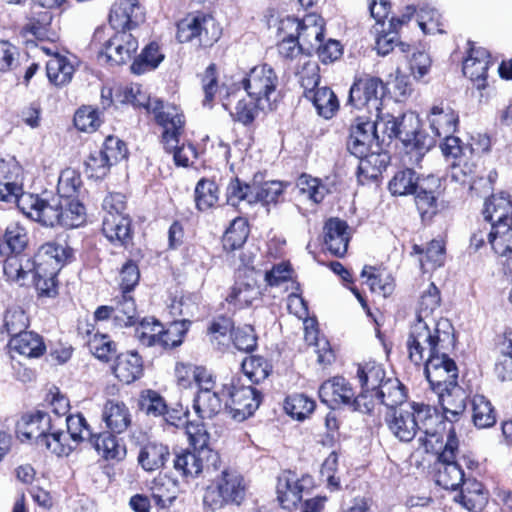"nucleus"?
I'll return each mask as SVG.
<instances>
[{
  "instance_id": "1",
  "label": "nucleus",
  "mask_w": 512,
  "mask_h": 512,
  "mask_svg": "<svg viewBox=\"0 0 512 512\" xmlns=\"http://www.w3.org/2000/svg\"><path fill=\"white\" fill-rule=\"evenodd\" d=\"M453 327L446 318L429 323L420 317L411 326L407 340L410 360L425 363V375L430 385L453 383L458 378L455 362L449 357L454 348Z\"/></svg>"
},
{
  "instance_id": "2",
  "label": "nucleus",
  "mask_w": 512,
  "mask_h": 512,
  "mask_svg": "<svg viewBox=\"0 0 512 512\" xmlns=\"http://www.w3.org/2000/svg\"><path fill=\"white\" fill-rule=\"evenodd\" d=\"M385 423L389 432L401 442H411L419 435L418 441L427 451L436 449V444L443 440L442 417L428 404L413 402L406 408L389 410Z\"/></svg>"
},
{
  "instance_id": "3",
  "label": "nucleus",
  "mask_w": 512,
  "mask_h": 512,
  "mask_svg": "<svg viewBox=\"0 0 512 512\" xmlns=\"http://www.w3.org/2000/svg\"><path fill=\"white\" fill-rule=\"evenodd\" d=\"M137 104L143 106L154 115L156 122L163 128V142L165 149L173 153V159L177 166L188 167L197 158V152L192 144L179 145V135L183 131V115L173 105H165L158 98H148L147 101L137 100Z\"/></svg>"
},
{
  "instance_id": "4",
  "label": "nucleus",
  "mask_w": 512,
  "mask_h": 512,
  "mask_svg": "<svg viewBox=\"0 0 512 512\" xmlns=\"http://www.w3.org/2000/svg\"><path fill=\"white\" fill-rule=\"evenodd\" d=\"M193 451H184L174 459V468L186 477H197L200 474L212 476L221 468V458L218 452L207 446L208 434L202 428L195 432L188 429Z\"/></svg>"
},
{
  "instance_id": "5",
  "label": "nucleus",
  "mask_w": 512,
  "mask_h": 512,
  "mask_svg": "<svg viewBox=\"0 0 512 512\" xmlns=\"http://www.w3.org/2000/svg\"><path fill=\"white\" fill-rule=\"evenodd\" d=\"M212 482L205 489L203 503L211 511H217L227 504L239 505L244 497V479L236 470L221 461V468L212 476Z\"/></svg>"
},
{
  "instance_id": "6",
  "label": "nucleus",
  "mask_w": 512,
  "mask_h": 512,
  "mask_svg": "<svg viewBox=\"0 0 512 512\" xmlns=\"http://www.w3.org/2000/svg\"><path fill=\"white\" fill-rule=\"evenodd\" d=\"M222 396L229 398L226 409L239 422L253 415L261 403V395L254 387L240 385L239 380L234 378L223 385Z\"/></svg>"
},
{
  "instance_id": "7",
  "label": "nucleus",
  "mask_w": 512,
  "mask_h": 512,
  "mask_svg": "<svg viewBox=\"0 0 512 512\" xmlns=\"http://www.w3.org/2000/svg\"><path fill=\"white\" fill-rule=\"evenodd\" d=\"M458 451V439L454 430L451 428L447 434L446 443L443 451L438 457L436 483L444 489L456 490L464 484V471L455 461Z\"/></svg>"
},
{
  "instance_id": "8",
  "label": "nucleus",
  "mask_w": 512,
  "mask_h": 512,
  "mask_svg": "<svg viewBox=\"0 0 512 512\" xmlns=\"http://www.w3.org/2000/svg\"><path fill=\"white\" fill-rule=\"evenodd\" d=\"M357 378L361 385L360 394L353 400L354 410L361 413H371L373 411V395L381 388L382 383L386 381L385 370L380 364L367 362L359 365L357 368Z\"/></svg>"
},
{
  "instance_id": "9",
  "label": "nucleus",
  "mask_w": 512,
  "mask_h": 512,
  "mask_svg": "<svg viewBox=\"0 0 512 512\" xmlns=\"http://www.w3.org/2000/svg\"><path fill=\"white\" fill-rule=\"evenodd\" d=\"M220 34L219 26L210 15L189 16L177 25V39L182 43L197 38L200 45L208 46L216 42Z\"/></svg>"
},
{
  "instance_id": "10",
  "label": "nucleus",
  "mask_w": 512,
  "mask_h": 512,
  "mask_svg": "<svg viewBox=\"0 0 512 512\" xmlns=\"http://www.w3.org/2000/svg\"><path fill=\"white\" fill-rule=\"evenodd\" d=\"M126 155V147L120 139L108 136L103 147L90 153L85 161V172L90 178H104L110 167L123 159Z\"/></svg>"
},
{
  "instance_id": "11",
  "label": "nucleus",
  "mask_w": 512,
  "mask_h": 512,
  "mask_svg": "<svg viewBox=\"0 0 512 512\" xmlns=\"http://www.w3.org/2000/svg\"><path fill=\"white\" fill-rule=\"evenodd\" d=\"M386 87L376 77H364L356 80L349 91V103L358 110L366 109L369 114L381 111L382 98Z\"/></svg>"
},
{
  "instance_id": "12",
  "label": "nucleus",
  "mask_w": 512,
  "mask_h": 512,
  "mask_svg": "<svg viewBox=\"0 0 512 512\" xmlns=\"http://www.w3.org/2000/svg\"><path fill=\"white\" fill-rule=\"evenodd\" d=\"M247 97L259 101L271 108L270 96L278 86V77L273 68L267 64L258 65L249 70L241 82Z\"/></svg>"
},
{
  "instance_id": "13",
  "label": "nucleus",
  "mask_w": 512,
  "mask_h": 512,
  "mask_svg": "<svg viewBox=\"0 0 512 512\" xmlns=\"http://www.w3.org/2000/svg\"><path fill=\"white\" fill-rule=\"evenodd\" d=\"M145 12L138 0H119L110 12V25L117 31H127L139 35L145 23Z\"/></svg>"
},
{
  "instance_id": "14",
  "label": "nucleus",
  "mask_w": 512,
  "mask_h": 512,
  "mask_svg": "<svg viewBox=\"0 0 512 512\" xmlns=\"http://www.w3.org/2000/svg\"><path fill=\"white\" fill-rule=\"evenodd\" d=\"M380 134H375L372 119L358 116L350 126L347 139L348 151L357 158H363L373 148H379Z\"/></svg>"
},
{
  "instance_id": "15",
  "label": "nucleus",
  "mask_w": 512,
  "mask_h": 512,
  "mask_svg": "<svg viewBox=\"0 0 512 512\" xmlns=\"http://www.w3.org/2000/svg\"><path fill=\"white\" fill-rule=\"evenodd\" d=\"M138 403L139 409L149 417H161L167 424L176 427L184 422L183 410L169 408L165 399L155 390H143Z\"/></svg>"
},
{
  "instance_id": "16",
  "label": "nucleus",
  "mask_w": 512,
  "mask_h": 512,
  "mask_svg": "<svg viewBox=\"0 0 512 512\" xmlns=\"http://www.w3.org/2000/svg\"><path fill=\"white\" fill-rule=\"evenodd\" d=\"M139 35L127 31H117L106 43L100 57L115 65L130 61L138 49Z\"/></svg>"
},
{
  "instance_id": "17",
  "label": "nucleus",
  "mask_w": 512,
  "mask_h": 512,
  "mask_svg": "<svg viewBox=\"0 0 512 512\" xmlns=\"http://www.w3.org/2000/svg\"><path fill=\"white\" fill-rule=\"evenodd\" d=\"M437 392L439 403L443 409V415L447 421L453 422L462 415L466 409L465 392L457 386V378L453 383H444L442 385H430ZM442 422H444L442 420ZM445 425V423H443Z\"/></svg>"
},
{
  "instance_id": "18",
  "label": "nucleus",
  "mask_w": 512,
  "mask_h": 512,
  "mask_svg": "<svg viewBox=\"0 0 512 512\" xmlns=\"http://www.w3.org/2000/svg\"><path fill=\"white\" fill-rule=\"evenodd\" d=\"M441 193L439 177L428 175L422 177L418 189L414 192L415 203L422 219L430 220L439 210L438 197Z\"/></svg>"
},
{
  "instance_id": "19",
  "label": "nucleus",
  "mask_w": 512,
  "mask_h": 512,
  "mask_svg": "<svg viewBox=\"0 0 512 512\" xmlns=\"http://www.w3.org/2000/svg\"><path fill=\"white\" fill-rule=\"evenodd\" d=\"M53 421L49 414L37 411L22 416L17 423L16 432L23 440H33L38 446H42V438H46L53 428Z\"/></svg>"
},
{
  "instance_id": "20",
  "label": "nucleus",
  "mask_w": 512,
  "mask_h": 512,
  "mask_svg": "<svg viewBox=\"0 0 512 512\" xmlns=\"http://www.w3.org/2000/svg\"><path fill=\"white\" fill-rule=\"evenodd\" d=\"M26 196L33 195L24 193L22 180L19 178L18 174L15 176L12 174L0 175V202L16 204L24 214L32 218L31 213L36 210L38 206L25 200Z\"/></svg>"
},
{
  "instance_id": "21",
  "label": "nucleus",
  "mask_w": 512,
  "mask_h": 512,
  "mask_svg": "<svg viewBox=\"0 0 512 512\" xmlns=\"http://www.w3.org/2000/svg\"><path fill=\"white\" fill-rule=\"evenodd\" d=\"M319 397L330 408H336L341 404L354 408V391L343 377H334L325 381L319 388Z\"/></svg>"
},
{
  "instance_id": "22",
  "label": "nucleus",
  "mask_w": 512,
  "mask_h": 512,
  "mask_svg": "<svg viewBox=\"0 0 512 512\" xmlns=\"http://www.w3.org/2000/svg\"><path fill=\"white\" fill-rule=\"evenodd\" d=\"M299 20L294 17H286L280 21L278 35L280 41L278 43L279 54L287 59H293L301 53L304 48L297 38L299 33Z\"/></svg>"
},
{
  "instance_id": "23",
  "label": "nucleus",
  "mask_w": 512,
  "mask_h": 512,
  "mask_svg": "<svg viewBox=\"0 0 512 512\" xmlns=\"http://www.w3.org/2000/svg\"><path fill=\"white\" fill-rule=\"evenodd\" d=\"M350 241V229L347 223L331 218L324 225V243L335 256L342 257L347 252Z\"/></svg>"
},
{
  "instance_id": "24",
  "label": "nucleus",
  "mask_w": 512,
  "mask_h": 512,
  "mask_svg": "<svg viewBox=\"0 0 512 512\" xmlns=\"http://www.w3.org/2000/svg\"><path fill=\"white\" fill-rule=\"evenodd\" d=\"M489 53L484 48H471L463 62V73L473 81L478 89L486 86V75L489 67Z\"/></svg>"
},
{
  "instance_id": "25",
  "label": "nucleus",
  "mask_w": 512,
  "mask_h": 512,
  "mask_svg": "<svg viewBox=\"0 0 512 512\" xmlns=\"http://www.w3.org/2000/svg\"><path fill=\"white\" fill-rule=\"evenodd\" d=\"M299 24L297 38L304 48V54H311L316 47H319V43L323 42V19L319 15L308 14L299 20Z\"/></svg>"
},
{
  "instance_id": "26",
  "label": "nucleus",
  "mask_w": 512,
  "mask_h": 512,
  "mask_svg": "<svg viewBox=\"0 0 512 512\" xmlns=\"http://www.w3.org/2000/svg\"><path fill=\"white\" fill-rule=\"evenodd\" d=\"M304 481V479L299 480L291 472L279 476L276 487L277 499L284 509L291 510L301 501Z\"/></svg>"
},
{
  "instance_id": "27",
  "label": "nucleus",
  "mask_w": 512,
  "mask_h": 512,
  "mask_svg": "<svg viewBox=\"0 0 512 512\" xmlns=\"http://www.w3.org/2000/svg\"><path fill=\"white\" fill-rule=\"evenodd\" d=\"M428 119L435 137L453 134L458 124V115L443 102L431 108Z\"/></svg>"
},
{
  "instance_id": "28",
  "label": "nucleus",
  "mask_w": 512,
  "mask_h": 512,
  "mask_svg": "<svg viewBox=\"0 0 512 512\" xmlns=\"http://www.w3.org/2000/svg\"><path fill=\"white\" fill-rule=\"evenodd\" d=\"M102 418L113 433H122L131 424V414L126 404L114 399L107 400L104 404Z\"/></svg>"
},
{
  "instance_id": "29",
  "label": "nucleus",
  "mask_w": 512,
  "mask_h": 512,
  "mask_svg": "<svg viewBox=\"0 0 512 512\" xmlns=\"http://www.w3.org/2000/svg\"><path fill=\"white\" fill-rule=\"evenodd\" d=\"M373 399V410L379 404L385 405L389 410L398 409L397 406L402 405L406 399L405 388L397 378L388 377L374 393Z\"/></svg>"
},
{
  "instance_id": "30",
  "label": "nucleus",
  "mask_w": 512,
  "mask_h": 512,
  "mask_svg": "<svg viewBox=\"0 0 512 512\" xmlns=\"http://www.w3.org/2000/svg\"><path fill=\"white\" fill-rule=\"evenodd\" d=\"M113 373L116 378L125 384L134 382L143 373L141 357L136 352L119 354L113 366Z\"/></svg>"
},
{
  "instance_id": "31",
  "label": "nucleus",
  "mask_w": 512,
  "mask_h": 512,
  "mask_svg": "<svg viewBox=\"0 0 512 512\" xmlns=\"http://www.w3.org/2000/svg\"><path fill=\"white\" fill-rule=\"evenodd\" d=\"M25 200L38 206L37 209L31 213L32 219L39 221L45 226H60V214L61 209H63L62 199L58 197L53 198L51 201H45L36 196H26Z\"/></svg>"
},
{
  "instance_id": "32",
  "label": "nucleus",
  "mask_w": 512,
  "mask_h": 512,
  "mask_svg": "<svg viewBox=\"0 0 512 512\" xmlns=\"http://www.w3.org/2000/svg\"><path fill=\"white\" fill-rule=\"evenodd\" d=\"M9 347L12 351L28 358L40 357L46 350L42 338L32 331H24L12 337Z\"/></svg>"
},
{
  "instance_id": "33",
  "label": "nucleus",
  "mask_w": 512,
  "mask_h": 512,
  "mask_svg": "<svg viewBox=\"0 0 512 512\" xmlns=\"http://www.w3.org/2000/svg\"><path fill=\"white\" fill-rule=\"evenodd\" d=\"M169 456L168 447L162 443L148 442L141 446L138 453V463L147 472L162 468Z\"/></svg>"
},
{
  "instance_id": "34",
  "label": "nucleus",
  "mask_w": 512,
  "mask_h": 512,
  "mask_svg": "<svg viewBox=\"0 0 512 512\" xmlns=\"http://www.w3.org/2000/svg\"><path fill=\"white\" fill-rule=\"evenodd\" d=\"M451 178L462 185H469L471 190H477V180H484L479 176L476 162L473 159H468L465 155L451 163Z\"/></svg>"
},
{
  "instance_id": "35",
  "label": "nucleus",
  "mask_w": 512,
  "mask_h": 512,
  "mask_svg": "<svg viewBox=\"0 0 512 512\" xmlns=\"http://www.w3.org/2000/svg\"><path fill=\"white\" fill-rule=\"evenodd\" d=\"M102 231L110 242L125 245L130 239V220L121 214L104 215Z\"/></svg>"
},
{
  "instance_id": "36",
  "label": "nucleus",
  "mask_w": 512,
  "mask_h": 512,
  "mask_svg": "<svg viewBox=\"0 0 512 512\" xmlns=\"http://www.w3.org/2000/svg\"><path fill=\"white\" fill-rule=\"evenodd\" d=\"M484 217L490 223L511 220L512 202L505 192L492 195L486 202Z\"/></svg>"
},
{
  "instance_id": "37",
  "label": "nucleus",
  "mask_w": 512,
  "mask_h": 512,
  "mask_svg": "<svg viewBox=\"0 0 512 512\" xmlns=\"http://www.w3.org/2000/svg\"><path fill=\"white\" fill-rule=\"evenodd\" d=\"M74 65L70 60L61 55L59 52H54L46 63L47 76L56 86H62L69 83L74 73Z\"/></svg>"
},
{
  "instance_id": "38",
  "label": "nucleus",
  "mask_w": 512,
  "mask_h": 512,
  "mask_svg": "<svg viewBox=\"0 0 512 512\" xmlns=\"http://www.w3.org/2000/svg\"><path fill=\"white\" fill-rule=\"evenodd\" d=\"M489 242L495 253L504 256L512 251V220L490 223Z\"/></svg>"
},
{
  "instance_id": "39",
  "label": "nucleus",
  "mask_w": 512,
  "mask_h": 512,
  "mask_svg": "<svg viewBox=\"0 0 512 512\" xmlns=\"http://www.w3.org/2000/svg\"><path fill=\"white\" fill-rule=\"evenodd\" d=\"M259 296L260 290L254 280H237L226 297V301L237 308H244L251 305Z\"/></svg>"
},
{
  "instance_id": "40",
  "label": "nucleus",
  "mask_w": 512,
  "mask_h": 512,
  "mask_svg": "<svg viewBox=\"0 0 512 512\" xmlns=\"http://www.w3.org/2000/svg\"><path fill=\"white\" fill-rule=\"evenodd\" d=\"M454 501L462 505L468 511L476 512L484 507L487 498L482 491L481 483L468 481L464 483L461 492L454 496Z\"/></svg>"
},
{
  "instance_id": "41",
  "label": "nucleus",
  "mask_w": 512,
  "mask_h": 512,
  "mask_svg": "<svg viewBox=\"0 0 512 512\" xmlns=\"http://www.w3.org/2000/svg\"><path fill=\"white\" fill-rule=\"evenodd\" d=\"M302 319L304 320V338L309 345H315L317 347L315 352L318 354V363L321 365L331 364L334 360V354L332 350L327 347L328 343L326 341H320L318 339L316 320L313 318H308V316Z\"/></svg>"
},
{
  "instance_id": "42",
  "label": "nucleus",
  "mask_w": 512,
  "mask_h": 512,
  "mask_svg": "<svg viewBox=\"0 0 512 512\" xmlns=\"http://www.w3.org/2000/svg\"><path fill=\"white\" fill-rule=\"evenodd\" d=\"M306 98L313 103L318 114L325 119H330L339 107L336 95L328 87H319L315 91L309 92Z\"/></svg>"
},
{
  "instance_id": "43",
  "label": "nucleus",
  "mask_w": 512,
  "mask_h": 512,
  "mask_svg": "<svg viewBox=\"0 0 512 512\" xmlns=\"http://www.w3.org/2000/svg\"><path fill=\"white\" fill-rule=\"evenodd\" d=\"M421 179L413 169L406 168L395 173L389 181L388 189L392 195H411L418 189Z\"/></svg>"
},
{
  "instance_id": "44",
  "label": "nucleus",
  "mask_w": 512,
  "mask_h": 512,
  "mask_svg": "<svg viewBox=\"0 0 512 512\" xmlns=\"http://www.w3.org/2000/svg\"><path fill=\"white\" fill-rule=\"evenodd\" d=\"M259 104V101L252 99V97H248L239 99L234 110H231L227 103H224L223 106L226 110L230 111L231 116L236 121L241 122L244 125H248L255 120L260 111L270 109V107L265 104Z\"/></svg>"
},
{
  "instance_id": "45",
  "label": "nucleus",
  "mask_w": 512,
  "mask_h": 512,
  "mask_svg": "<svg viewBox=\"0 0 512 512\" xmlns=\"http://www.w3.org/2000/svg\"><path fill=\"white\" fill-rule=\"evenodd\" d=\"M96 451L106 460H122L126 455V449L120 445L117 439L110 433L105 432L91 438Z\"/></svg>"
},
{
  "instance_id": "46",
  "label": "nucleus",
  "mask_w": 512,
  "mask_h": 512,
  "mask_svg": "<svg viewBox=\"0 0 512 512\" xmlns=\"http://www.w3.org/2000/svg\"><path fill=\"white\" fill-rule=\"evenodd\" d=\"M222 397L213 390H199L194 399V409L203 419H210L222 409Z\"/></svg>"
},
{
  "instance_id": "47",
  "label": "nucleus",
  "mask_w": 512,
  "mask_h": 512,
  "mask_svg": "<svg viewBox=\"0 0 512 512\" xmlns=\"http://www.w3.org/2000/svg\"><path fill=\"white\" fill-rule=\"evenodd\" d=\"M374 27L376 34L375 49L379 55L385 56L395 48L402 54H409L411 46L409 44L397 41V31L391 29L386 31L383 27Z\"/></svg>"
},
{
  "instance_id": "48",
  "label": "nucleus",
  "mask_w": 512,
  "mask_h": 512,
  "mask_svg": "<svg viewBox=\"0 0 512 512\" xmlns=\"http://www.w3.org/2000/svg\"><path fill=\"white\" fill-rule=\"evenodd\" d=\"M435 139L431 136L416 137V140L404 143L405 153L402 161L408 166H420L426 153L435 145Z\"/></svg>"
},
{
  "instance_id": "49",
  "label": "nucleus",
  "mask_w": 512,
  "mask_h": 512,
  "mask_svg": "<svg viewBox=\"0 0 512 512\" xmlns=\"http://www.w3.org/2000/svg\"><path fill=\"white\" fill-rule=\"evenodd\" d=\"M472 420L478 428H488L495 424L496 417L490 401L483 395L476 394L471 400Z\"/></svg>"
},
{
  "instance_id": "50",
  "label": "nucleus",
  "mask_w": 512,
  "mask_h": 512,
  "mask_svg": "<svg viewBox=\"0 0 512 512\" xmlns=\"http://www.w3.org/2000/svg\"><path fill=\"white\" fill-rule=\"evenodd\" d=\"M72 256V249L65 243L51 242L41 247L38 264H46V267L57 266L59 270L63 264Z\"/></svg>"
},
{
  "instance_id": "51",
  "label": "nucleus",
  "mask_w": 512,
  "mask_h": 512,
  "mask_svg": "<svg viewBox=\"0 0 512 512\" xmlns=\"http://www.w3.org/2000/svg\"><path fill=\"white\" fill-rule=\"evenodd\" d=\"M150 489L155 504L160 507L164 508L170 505L176 498L177 485L167 476L155 478Z\"/></svg>"
},
{
  "instance_id": "52",
  "label": "nucleus",
  "mask_w": 512,
  "mask_h": 512,
  "mask_svg": "<svg viewBox=\"0 0 512 512\" xmlns=\"http://www.w3.org/2000/svg\"><path fill=\"white\" fill-rule=\"evenodd\" d=\"M164 59V54L160 51L159 45L155 42L148 44L141 54L131 65V71L134 74H142L148 70L155 69Z\"/></svg>"
},
{
  "instance_id": "53",
  "label": "nucleus",
  "mask_w": 512,
  "mask_h": 512,
  "mask_svg": "<svg viewBox=\"0 0 512 512\" xmlns=\"http://www.w3.org/2000/svg\"><path fill=\"white\" fill-rule=\"evenodd\" d=\"M249 234L247 221L242 217L235 218L223 235V247L227 251L240 248Z\"/></svg>"
},
{
  "instance_id": "54",
  "label": "nucleus",
  "mask_w": 512,
  "mask_h": 512,
  "mask_svg": "<svg viewBox=\"0 0 512 512\" xmlns=\"http://www.w3.org/2000/svg\"><path fill=\"white\" fill-rule=\"evenodd\" d=\"M54 426L55 424L47 437L42 438V447H46L57 456H68L77 446L71 442L72 439L65 431L56 430Z\"/></svg>"
},
{
  "instance_id": "55",
  "label": "nucleus",
  "mask_w": 512,
  "mask_h": 512,
  "mask_svg": "<svg viewBox=\"0 0 512 512\" xmlns=\"http://www.w3.org/2000/svg\"><path fill=\"white\" fill-rule=\"evenodd\" d=\"M414 251L418 254H424V257L420 259V264L424 271L440 267L444 264L445 247L441 240H432L425 249L415 245Z\"/></svg>"
},
{
  "instance_id": "56",
  "label": "nucleus",
  "mask_w": 512,
  "mask_h": 512,
  "mask_svg": "<svg viewBox=\"0 0 512 512\" xmlns=\"http://www.w3.org/2000/svg\"><path fill=\"white\" fill-rule=\"evenodd\" d=\"M82 186L80 174L72 169H64L58 179L57 193L62 200L76 199Z\"/></svg>"
},
{
  "instance_id": "57",
  "label": "nucleus",
  "mask_w": 512,
  "mask_h": 512,
  "mask_svg": "<svg viewBox=\"0 0 512 512\" xmlns=\"http://www.w3.org/2000/svg\"><path fill=\"white\" fill-rule=\"evenodd\" d=\"M163 325L157 319L144 318L135 329V337L145 347L158 346Z\"/></svg>"
},
{
  "instance_id": "58",
  "label": "nucleus",
  "mask_w": 512,
  "mask_h": 512,
  "mask_svg": "<svg viewBox=\"0 0 512 512\" xmlns=\"http://www.w3.org/2000/svg\"><path fill=\"white\" fill-rule=\"evenodd\" d=\"M6 246H0V253L4 254V250L13 254H20L27 245L28 237L24 227L19 223L9 224L3 236Z\"/></svg>"
},
{
  "instance_id": "59",
  "label": "nucleus",
  "mask_w": 512,
  "mask_h": 512,
  "mask_svg": "<svg viewBox=\"0 0 512 512\" xmlns=\"http://www.w3.org/2000/svg\"><path fill=\"white\" fill-rule=\"evenodd\" d=\"M59 271L57 266L50 268L46 264H38L33 281L41 295L51 297L56 294V276Z\"/></svg>"
},
{
  "instance_id": "60",
  "label": "nucleus",
  "mask_w": 512,
  "mask_h": 512,
  "mask_svg": "<svg viewBox=\"0 0 512 512\" xmlns=\"http://www.w3.org/2000/svg\"><path fill=\"white\" fill-rule=\"evenodd\" d=\"M60 226L76 228L85 222V208L77 199L62 200Z\"/></svg>"
},
{
  "instance_id": "61",
  "label": "nucleus",
  "mask_w": 512,
  "mask_h": 512,
  "mask_svg": "<svg viewBox=\"0 0 512 512\" xmlns=\"http://www.w3.org/2000/svg\"><path fill=\"white\" fill-rule=\"evenodd\" d=\"M254 192L255 183L253 185H249L245 182H241L238 178H234L227 186V202L234 207L238 206L242 201L247 202L248 204H253L256 199Z\"/></svg>"
},
{
  "instance_id": "62",
  "label": "nucleus",
  "mask_w": 512,
  "mask_h": 512,
  "mask_svg": "<svg viewBox=\"0 0 512 512\" xmlns=\"http://www.w3.org/2000/svg\"><path fill=\"white\" fill-rule=\"evenodd\" d=\"M114 325L128 327L136 323V305L131 296L123 294L122 299L113 306Z\"/></svg>"
},
{
  "instance_id": "63",
  "label": "nucleus",
  "mask_w": 512,
  "mask_h": 512,
  "mask_svg": "<svg viewBox=\"0 0 512 512\" xmlns=\"http://www.w3.org/2000/svg\"><path fill=\"white\" fill-rule=\"evenodd\" d=\"M315 408V402L304 394L288 396L284 402V409L291 417L301 421L307 418Z\"/></svg>"
},
{
  "instance_id": "64",
  "label": "nucleus",
  "mask_w": 512,
  "mask_h": 512,
  "mask_svg": "<svg viewBox=\"0 0 512 512\" xmlns=\"http://www.w3.org/2000/svg\"><path fill=\"white\" fill-rule=\"evenodd\" d=\"M218 194V186L214 181L201 179L195 188L196 207L201 211L213 207L219 199Z\"/></svg>"
}]
</instances>
